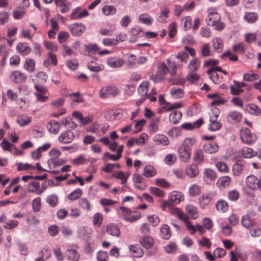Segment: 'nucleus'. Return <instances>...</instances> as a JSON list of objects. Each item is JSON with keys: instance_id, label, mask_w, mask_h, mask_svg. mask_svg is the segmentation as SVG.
Listing matches in <instances>:
<instances>
[{"instance_id": "obj_2", "label": "nucleus", "mask_w": 261, "mask_h": 261, "mask_svg": "<svg viewBox=\"0 0 261 261\" xmlns=\"http://www.w3.org/2000/svg\"><path fill=\"white\" fill-rule=\"evenodd\" d=\"M176 70L177 66H158L155 74L152 72L149 74V79L155 83H159L162 81L167 72H170L171 75H175Z\"/></svg>"}, {"instance_id": "obj_25", "label": "nucleus", "mask_w": 261, "mask_h": 261, "mask_svg": "<svg viewBox=\"0 0 261 261\" xmlns=\"http://www.w3.org/2000/svg\"><path fill=\"white\" fill-rule=\"evenodd\" d=\"M243 162L241 160H237L232 166L233 173L235 176H239L243 171Z\"/></svg>"}, {"instance_id": "obj_44", "label": "nucleus", "mask_w": 261, "mask_h": 261, "mask_svg": "<svg viewBox=\"0 0 261 261\" xmlns=\"http://www.w3.org/2000/svg\"><path fill=\"white\" fill-rule=\"evenodd\" d=\"M222 127V124L217 121V119H210V123L208 125V129L215 132L220 129Z\"/></svg>"}, {"instance_id": "obj_15", "label": "nucleus", "mask_w": 261, "mask_h": 261, "mask_svg": "<svg viewBox=\"0 0 261 261\" xmlns=\"http://www.w3.org/2000/svg\"><path fill=\"white\" fill-rule=\"evenodd\" d=\"M220 19V15L217 12H213L209 13L205 19V21L207 25H214V23L218 22Z\"/></svg>"}, {"instance_id": "obj_48", "label": "nucleus", "mask_w": 261, "mask_h": 261, "mask_svg": "<svg viewBox=\"0 0 261 261\" xmlns=\"http://www.w3.org/2000/svg\"><path fill=\"white\" fill-rule=\"evenodd\" d=\"M79 205L84 210L90 211L91 210L90 203L86 198H81L79 201Z\"/></svg>"}, {"instance_id": "obj_56", "label": "nucleus", "mask_w": 261, "mask_h": 261, "mask_svg": "<svg viewBox=\"0 0 261 261\" xmlns=\"http://www.w3.org/2000/svg\"><path fill=\"white\" fill-rule=\"evenodd\" d=\"M239 192L236 190H230L228 192V198L232 201H237L239 198Z\"/></svg>"}, {"instance_id": "obj_55", "label": "nucleus", "mask_w": 261, "mask_h": 261, "mask_svg": "<svg viewBox=\"0 0 261 261\" xmlns=\"http://www.w3.org/2000/svg\"><path fill=\"white\" fill-rule=\"evenodd\" d=\"M181 133V128L180 127H173L171 128L168 132L169 136L172 138H176L180 135Z\"/></svg>"}, {"instance_id": "obj_61", "label": "nucleus", "mask_w": 261, "mask_h": 261, "mask_svg": "<svg viewBox=\"0 0 261 261\" xmlns=\"http://www.w3.org/2000/svg\"><path fill=\"white\" fill-rule=\"evenodd\" d=\"M24 14L25 11L21 8L16 9L13 12V17L15 19H21L24 15Z\"/></svg>"}, {"instance_id": "obj_39", "label": "nucleus", "mask_w": 261, "mask_h": 261, "mask_svg": "<svg viewBox=\"0 0 261 261\" xmlns=\"http://www.w3.org/2000/svg\"><path fill=\"white\" fill-rule=\"evenodd\" d=\"M187 214L193 219H195L198 217L197 210L196 207L193 205H188L186 207Z\"/></svg>"}, {"instance_id": "obj_3", "label": "nucleus", "mask_w": 261, "mask_h": 261, "mask_svg": "<svg viewBox=\"0 0 261 261\" xmlns=\"http://www.w3.org/2000/svg\"><path fill=\"white\" fill-rule=\"evenodd\" d=\"M241 141L245 144L250 145L254 143L257 140L255 134L252 133L250 130L246 127H242L240 131Z\"/></svg>"}, {"instance_id": "obj_8", "label": "nucleus", "mask_w": 261, "mask_h": 261, "mask_svg": "<svg viewBox=\"0 0 261 261\" xmlns=\"http://www.w3.org/2000/svg\"><path fill=\"white\" fill-rule=\"evenodd\" d=\"M10 79L16 84H21L25 82L27 76L19 71H15L11 74Z\"/></svg>"}, {"instance_id": "obj_41", "label": "nucleus", "mask_w": 261, "mask_h": 261, "mask_svg": "<svg viewBox=\"0 0 261 261\" xmlns=\"http://www.w3.org/2000/svg\"><path fill=\"white\" fill-rule=\"evenodd\" d=\"M241 223L242 226L246 228H249L253 225V222L248 215H245L242 217Z\"/></svg>"}, {"instance_id": "obj_12", "label": "nucleus", "mask_w": 261, "mask_h": 261, "mask_svg": "<svg viewBox=\"0 0 261 261\" xmlns=\"http://www.w3.org/2000/svg\"><path fill=\"white\" fill-rule=\"evenodd\" d=\"M245 111L250 115L258 116L261 114V109L254 103L247 105L245 108Z\"/></svg>"}, {"instance_id": "obj_32", "label": "nucleus", "mask_w": 261, "mask_h": 261, "mask_svg": "<svg viewBox=\"0 0 261 261\" xmlns=\"http://www.w3.org/2000/svg\"><path fill=\"white\" fill-rule=\"evenodd\" d=\"M84 48L86 52L89 54H94L100 50V48L95 43H89L84 45Z\"/></svg>"}, {"instance_id": "obj_45", "label": "nucleus", "mask_w": 261, "mask_h": 261, "mask_svg": "<svg viewBox=\"0 0 261 261\" xmlns=\"http://www.w3.org/2000/svg\"><path fill=\"white\" fill-rule=\"evenodd\" d=\"M95 245L92 240H88L86 242V245L84 248V252L86 254L91 253L95 248Z\"/></svg>"}, {"instance_id": "obj_50", "label": "nucleus", "mask_w": 261, "mask_h": 261, "mask_svg": "<svg viewBox=\"0 0 261 261\" xmlns=\"http://www.w3.org/2000/svg\"><path fill=\"white\" fill-rule=\"evenodd\" d=\"M176 155L174 153L168 154L164 158V162L168 165H173L176 160Z\"/></svg>"}, {"instance_id": "obj_47", "label": "nucleus", "mask_w": 261, "mask_h": 261, "mask_svg": "<svg viewBox=\"0 0 261 261\" xmlns=\"http://www.w3.org/2000/svg\"><path fill=\"white\" fill-rule=\"evenodd\" d=\"M82 194V190L80 188H77L70 193L67 198L70 200H75L81 197Z\"/></svg>"}, {"instance_id": "obj_4", "label": "nucleus", "mask_w": 261, "mask_h": 261, "mask_svg": "<svg viewBox=\"0 0 261 261\" xmlns=\"http://www.w3.org/2000/svg\"><path fill=\"white\" fill-rule=\"evenodd\" d=\"M120 209L121 210L124 219L129 222H134L141 217L140 213L137 211H132L130 208L121 206Z\"/></svg>"}, {"instance_id": "obj_59", "label": "nucleus", "mask_w": 261, "mask_h": 261, "mask_svg": "<svg viewBox=\"0 0 261 261\" xmlns=\"http://www.w3.org/2000/svg\"><path fill=\"white\" fill-rule=\"evenodd\" d=\"M108 65H123V61L119 58L114 57L108 60Z\"/></svg>"}, {"instance_id": "obj_36", "label": "nucleus", "mask_w": 261, "mask_h": 261, "mask_svg": "<svg viewBox=\"0 0 261 261\" xmlns=\"http://www.w3.org/2000/svg\"><path fill=\"white\" fill-rule=\"evenodd\" d=\"M170 93L174 99L180 98L184 97V91L179 88L173 87L170 89Z\"/></svg>"}, {"instance_id": "obj_33", "label": "nucleus", "mask_w": 261, "mask_h": 261, "mask_svg": "<svg viewBox=\"0 0 261 261\" xmlns=\"http://www.w3.org/2000/svg\"><path fill=\"white\" fill-rule=\"evenodd\" d=\"M176 58L178 60L177 62V65H182L184 63H187L189 57L187 53L184 51H179Z\"/></svg>"}, {"instance_id": "obj_35", "label": "nucleus", "mask_w": 261, "mask_h": 261, "mask_svg": "<svg viewBox=\"0 0 261 261\" xmlns=\"http://www.w3.org/2000/svg\"><path fill=\"white\" fill-rule=\"evenodd\" d=\"M204 158L203 151L201 149L195 150L193 156V161L197 165H200L203 161Z\"/></svg>"}, {"instance_id": "obj_30", "label": "nucleus", "mask_w": 261, "mask_h": 261, "mask_svg": "<svg viewBox=\"0 0 261 261\" xmlns=\"http://www.w3.org/2000/svg\"><path fill=\"white\" fill-rule=\"evenodd\" d=\"M130 252L136 257H140L143 256L144 252L138 245H131L129 247Z\"/></svg>"}, {"instance_id": "obj_31", "label": "nucleus", "mask_w": 261, "mask_h": 261, "mask_svg": "<svg viewBox=\"0 0 261 261\" xmlns=\"http://www.w3.org/2000/svg\"><path fill=\"white\" fill-rule=\"evenodd\" d=\"M46 201L50 207H55L59 202L58 196L55 194L49 195L47 196Z\"/></svg>"}, {"instance_id": "obj_19", "label": "nucleus", "mask_w": 261, "mask_h": 261, "mask_svg": "<svg viewBox=\"0 0 261 261\" xmlns=\"http://www.w3.org/2000/svg\"><path fill=\"white\" fill-rule=\"evenodd\" d=\"M182 199H183V197L180 192L173 191L170 193L168 200L173 206L175 204L180 202Z\"/></svg>"}, {"instance_id": "obj_40", "label": "nucleus", "mask_w": 261, "mask_h": 261, "mask_svg": "<svg viewBox=\"0 0 261 261\" xmlns=\"http://www.w3.org/2000/svg\"><path fill=\"white\" fill-rule=\"evenodd\" d=\"M148 83L147 82H142L138 88V92L140 95H143L146 96L148 94Z\"/></svg>"}, {"instance_id": "obj_22", "label": "nucleus", "mask_w": 261, "mask_h": 261, "mask_svg": "<svg viewBox=\"0 0 261 261\" xmlns=\"http://www.w3.org/2000/svg\"><path fill=\"white\" fill-rule=\"evenodd\" d=\"M65 255L67 259L72 261H78L80 259V254L75 249H68L67 250Z\"/></svg>"}, {"instance_id": "obj_54", "label": "nucleus", "mask_w": 261, "mask_h": 261, "mask_svg": "<svg viewBox=\"0 0 261 261\" xmlns=\"http://www.w3.org/2000/svg\"><path fill=\"white\" fill-rule=\"evenodd\" d=\"M139 20L142 23L147 25H150L153 21V19L151 18V17L147 14H143L140 15L139 16Z\"/></svg>"}, {"instance_id": "obj_16", "label": "nucleus", "mask_w": 261, "mask_h": 261, "mask_svg": "<svg viewBox=\"0 0 261 261\" xmlns=\"http://www.w3.org/2000/svg\"><path fill=\"white\" fill-rule=\"evenodd\" d=\"M140 243L146 249H149L152 247L154 241L151 237L145 236L140 238Z\"/></svg>"}, {"instance_id": "obj_62", "label": "nucleus", "mask_w": 261, "mask_h": 261, "mask_svg": "<svg viewBox=\"0 0 261 261\" xmlns=\"http://www.w3.org/2000/svg\"><path fill=\"white\" fill-rule=\"evenodd\" d=\"M165 250L168 253H174L177 250L176 245L175 243L171 242L165 247Z\"/></svg>"}, {"instance_id": "obj_46", "label": "nucleus", "mask_w": 261, "mask_h": 261, "mask_svg": "<svg viewBox=\"0 0 261 261\" xmlns=\"http://www.w3.org/2000/svg\"><path fill=\"white\" fill-rule=\"evenodd\" d=\"M200 192V187L196 184L192 185L189 189V193L192 197L198 196Z\"/></svg>"}, {"instance_id": "obj_43", "label": "nucleus", "mask_w": 261, "mask_h": 261, "mask_svg": "<svg viewBox=\"0 0 261 261\" xmlns=\"http://www.w3.org/2000/svg\"><path fill=\"white\" fill-rule=\"evenodd\" d=\"M169 12V10L167 8H164L161 11L159 16L158 17L157 20L162 23L166 22L168 17Z\"/></svg>"}, {"instance_id": "obj_13", "label": "nucleus", "mask_w": 261, "mask_h": 261, "mask_svg": "<svg viewBox=\"0 0 261 261\" xmlns=\"http://www.w3.org/2000/svg\"><path fill=\"white\" fill-rule=\"evenodd\" d=\"M212 198V194L204 193L198 198V202L202 208H205L210 203Z\"/></svg>"}, {"instance_id": "obj_63", "label": "nucleus", "mask_w": 261, "mask_h": 261, "mask_svg": "<svg viewBox=\"0 0 261 261\" xmlns=\"http://www.w3.org/2000/svg\"><path fill=\"white\" fill-rule=\"evenodd\" d=\"M182 22H184V28L185 30H188L192 27V19L190 16H187L181 19Z\"/></svg>"}, {"instance_id": "obj_37", "label": "nucleus", "mask_w": 261, "mask_h": 261, "mask_svg": "<svg viewBox=\"0 0 261 261\" xmlns=\"http://www.w3.org/2000/svg\"><path fill=\"white\" fill-rule=\"evenodd\" d=\"M216 207L218 211L225 212L228 210L227 202L223 199H220L216 203Z\"/></svg>"}, {"instance_id": "obj_52", "label": "nucleus", "mask_w": 261, "mask_h": 261, "mask_svg": "<svg viewBox=\"0 0 261 261\" xmlns=\"http://www.w3.org/2000/svg\"><path fill=\"white\" fill-rule=\"evenodd\" d=\"M31 121V117L23 116L18 118L16 122L20 126H24L29 124Z\"/></svg>"}, {"instance_id": "obj_5", "label": "nucleus", "mask_w": 261, "mask_h": 261, "mask_svg": "<svg viewBox=\"0 0 261 261\" xmlns=\"http://www.w3.org/2000/svg\"><path fill=\"white\" fill-rule=\"evenodd\" d=\"M120 93V91L116 86L110 85L102 87L99 91V97L106 98L110 96H115Z\"/></svg>"}, {"instance_id": "obj_17", "label": "nucleus", "mask_w": 261, "mask_h": 261, "mask_svg": "<svg viewBox=\"0 0 261 261\" xmlns=\"http://www.w3.org/2000/svg\"><path fill=\"white\" fill-rule=\"evenodd\" d=\"M153 140L156 145H162L164 146L169 144V140L168 138L163 134H156L154 136Z\"/></svg>"}, {"instance_id": "obj_24", "label": "nucleus", "mask_w": 261, "mask_h": 261, "mask_svg": "<svg viewBox=\"0 0 261 261\" xmlns=\"http://www.w3.org/2000/svg\"><path fill=\"white\" fill-rule=\"evenodd\" d=\"M182 117V113L179 111H173L170 114L169 120L170 123L172 124H177L179 123Z\"/></svg>"}, {"instance_id": "obj_38", "label": "nucleus", "mask_w": 261, "mask_h": 261, "mask_svg": "<svg viewBox=\"0 0 261 261\" xmlns=\"http://www.w3.org/2000/svg\"><path fill=\"white\" fill-rule=\"evenodd\" d=\"M258 178L254 175H249L246 178L247 186L251 189L257 188Z\"/></svg>"}, {"instance_id": "obj_57", "label": "nucleus", "mask_w": 261, "mask_h": 261, "mask_svg": "<svg viewBox=\"0 0 261 261\" xmlns=\"http://www.w3.org/2000/svg\"><path fill=\"white\" fill-rule=\"evenodd\" d=\"M32 204L33 211L35 212H39L41 209V198L39 197L35 198Z\"/></svg>"}, {"instance_id": "obj_20", "label": "nucleus", "mask_w": 261, "mask_h": 261, "mask_svg": "<svg viewBox=\"0 0 261 261\" xmlns=\"http://www.w3.org/2000/svg\"><path fill=\"white\" fill-rule=\"evenodd\" d=\"M55 4L61 7L60 12L62 13H67L70 10V3L67 0H55Z\"/></svg>"}, {"instance_id": "obj_64", "label": "nucleus", "mask_w": 261, "mask_h": 261, "mask_svg": "<svg viewBox=\"0 0 261 261\" xmlns=\"http://www.w3.org/2000/svg\"><path fill=\"white\" fill-rule=\"evenodd\" d=\"M61 151L57 148H53L48 152V155L53 159L57 160L61 155Z\"/></svg>"}, {"instance_id": "obj_1", "label": "nucleus", "mask_w": 261, "mask_h": 261, "mask_svg": "<svg viewBox=\"0 0 261 261\" xmlns=\"http://www.w3.org/2000/svg\"><path fill=\"white\" fill-rule=\"evenodd\" d=\"M195 143V141L193 139L187 138L182 144L179 146L178 154L181 162L186 163L189 161L191 155V147Z\"/></svg>"}, {"instance_id": "obj_34", "label": "nucleus", "mask_w": 261, "mask_h": 261, "mask_svg": "<svg viewBox=\"0 0 261 261\" xmlns=\"http://www.w3.org/2000/svg\"><path fill=\"white\" fill-rule=\"evenodd\" d=\"M241 153L244 158L249 159L255 156L256 152L251 148L245 147L242 148Z\"/></svg>"}, {"instance_id": "obj_51", "label": "nucleus", "mask_w": 261, "mask_h": 261, "mask_svg": "<svg viewBox=\"0 0 261 261\" xmlns=\"http://www.w3.org/2000/svg\"><path fill=\"white\" fill-rule=\"evenodd\" d=\"M102 13L106 15H114L116 12L115 7L112 5H106L102 8Z\"/></svg>"}, {"instance_id": "obj_23", "label": "nucleus", "mask_w": 261, "mask_h": 261, "mask_svg": "<svg viewBox=\"0 0 261 261\" xmlns=\"http://www.w3.org/2000/svg\"><path fill=\"white\" fill-rule=\"evenodd\" d=\"M231 182V178L227 176H224L220 177L217 182V186L221 189L228 187Z\"/></svg>"}, {"instance_id": "obj_58", "label": "nucleus", "mask_w": 261, "mask_h": 261, "mask_svg": "<svg viewBox=\"0 0 261 261\" xmlns=\"http://www.w3.org/2000/svg\"><path fill=\"white\" fill-rule=\"evenodd\" d=\"M103 220L102 215L101 213H96L93 216V224L96 226H99Z\"/></svg>"}, {"instance_id": "obj_27", "label": "nucleus", "mask_w": 261, "mask_h": 261, "mask_svg": "<svg viewBox=\"0 0 261 261\" xmlns=\"http://www.w3.org/2000/svg\"><path fill=\"white\" fill-rule=\"evenodd\" d=\"M16 49L24 55H28L31 50L30 47L25 42L18 43L16 46Z\"/></svg>"}, {"instance_id": "obj_49", "label": "nucleus", "mask_w": 261, "mask_h": 261, "mask_svg": "<svg viewBox=\"0 0 261 261\" xmlns=\"http://www.w3.org/2000/svg\"><path fill=\"white\" fill-rule=\"evenodd\" d=\"M200 77L198 74L194 72H189L186 76V79L191 84H196Z\"/></svg>"}, {"instance_id": "obj_11", "label": "nucleus", "mask_w": 261, "mask_h": 261, "mask_svg": "<svg viewBox=\"0 0 261 261\" xmlns=\"http://www.w3.org/2000/svg\"><path fill=\"white\" fill-rule=\"evenodd\" d=\"M219 149L217 143L215 142H207L203 146V151L209 154H213L216 152Z\"/></svg>"}, {"instance_id": "obj_7", "label": "nucleus", "mask_w": 261, "mask_h": 261, "mask_svg": "<svg viewBox=\"0 0 261 261\" xmlns=\"http://www.w3.org/2000/svg\"><path fill=\"white\" fill-rule=\"evenodd\" d=\"M70 31L72 35L75 36H81L85 31V27L82 23H74L70 27Z\"/></svg>"}, {"instance_id": "obj_60", "label": "nucleus", "mask_w": 261, "mask_h": 261, "mask_svg": "<svg viewBox=\"0 0 261 261\" xmlns=\"http://www.w3.org/2000/svg\"><path fill=\"white\" fill-rule=\"evenodd\" d=\"M259 75L255 73H245L243 75L244 80L248 82H252L257 80Z\"/></svg>"}, {"instance_id": "obj_29", "label": "nucleus", "mask_w": 261, "mask_h": 261, "mask_svg": "<svg viewBox=\"0 0 261 261\" xmlns=\"http://www.w3.org/2000/svg\"><path fill=\"white\" fill-rule=\"evenodd\" d=\"M155 168L151 165H146L143 170V175L147 178L154 176L156 174Z\"/></svg>"}, {"instance_id": "obj_28", "label": "nucleus", "mask_w": 261, "mask_h": 261, "mask_svg": "<svg viewBox=\"0 0 261 261\" xmlns=\"http://www.w3.org/2000/svg\"><path fill=\"white\" fill-rule=\"evenodd\" d=\"M258 16L256 12H246L244 16V19L250 23L255 22L258 19Z\"/></svg>"}, {"instance_id": "obj_53", "label": "nucleus", "mask_w": 261, "mask_h": 261, "mask_svg": "<svg viewBox=\"0 0 261 261\" xmlns=\"http://www.w3.org/2000/svg\"><path fill=\"white\" fill-rule=\"evenodd\" d=\"M3 56L1 61V65H4L6 63L7 58V45H2L0 46V57Z\"/></svg>"}, {"instance_id": "obj_10", "label": "nucleus", "mask_w": 261, "mask_h": 261, "mask_svg": "<svg viewBox=\"0 0 261 261\" xmlns=\"http://www.w3.org/2000/svg\"><path fill=\"white\" fill-rule=\"evenodd\" d=\"M60 127V125L59 122L54 120H50L46 124L48 131L53 134H57L59 133Z\"/></svg>"}, {"instance_id": "obj_6", "label": "nucleus", "mask_w": 261, "mask_h": 261, "mask_svg": "<svg viewBox=\"0 0 261 261\" xmlns=\"http://www.w3.org/2000/svg\"><path fill=\"white\" fill-rule=\"evenodd\" d=\"M74 138V133L68 129L61 133L58 137V141L63 144H68L71 143Z\"/></svg>"}, {"instance_id": "obj_18", "label": "nucleus", "mask_w": 261, "mask_h": 261, "mask_svg": "<svg viewBox=\"0 0 261 261\" xmlns=\"http://www.w3.org/2000/svg\"><path fill=\"white\" fill-rule=\"evenodd\" d=\"M107 231L108 233L112 236L119 237L120 234L119 228L117 224L115 223H110L107 227Z\"/></svg>"}, {"instance_id": "obj_42", "label": "nucleus", "mask_w": 261, "mask_h": 261, "mask_svg": "<svg viewBox=\"0 0 261 261\" xmlns=\"http://www.w3.org/2000/svg\"><path fill=\"white\" fill-rule=\"evenodd\" d=\"M213 44L216 51L220 53L221 51L223 46V41L220 38L217 37L213 39Z\"/></svg>"}, {"instance_id": "obj_14", "label": "nucleus", "mask_w": 261, "mask_h": 261, "mask_svg": "<svg viewBox=\"0 0 261 261\" xmlns=\"http://www.w3.org/2000/svg\"><path fill=\"white\" fill-rule=\"evenodd\" d=\"M242 118V115L238 111H231L227 116V119L228 122L235 123L239 122Z\"/></svg>"}, {"instance_id": "obj_26", "label": "nucleus", "mask_w": 261, "mask_h": 261, "mask_svg": "<svg viewBox=\"0 0 261 261\" xmlns=\"http://www.w3.org/2000/svg\"><path fill=\"white\" fill-rule=\"evenodd\" d=\"M160 236L165 240H168L171 236V232L169 226L167 224H164L160 229Z\"/></svg>"}, {"instance_id": "obj_21", "label": "nucleus", "mask_w": 261, "mask_h": 261, "mask_svg": "<svg viewBox=\"0 0 261 261\" xmlns=\"http://www.w3.org/2000/svg\"><path fill=\"white\" fill-rule=\"evenodd\" d=\"M203 178L207 183H209L216 179L217 174L214 170L206 169L204 172Z\"/></svg>"}, {"instance_id": "obj_9", "label": "nucleus", "mask_w": 261, "mask_h": 261, "mask_svg": "<svg viewBox=\"0 0 261 261\" xmlns=\"http://www.w3.org/2000/svg\"><path fill=\"white\" fill-rule=\"evenodd\" d=\"M186 173L190 178H193L199 174L198 165L192 163L186 168Z\"/></svg>"}]
</instances>
